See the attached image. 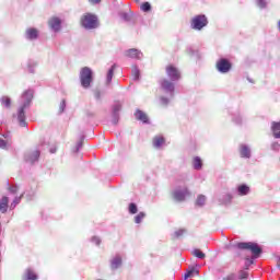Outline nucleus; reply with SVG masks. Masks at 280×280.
<instances>
[{"label":"nucleus","instance_id":"nucleus-1","mask_svg":"<svg viewBox=\"0 0 280 280\" xmlns=\"http://www.w3.org/2000/svg\"><path fill=\"white\" fill-rule=\"evenodd\" d=\"M80 23L85 30H95L100 25V22L97 21V15L93 13H85L84 15H82Z\"/></svg>","mask_w":280,"mask_h":280},{"label":"nucleus","instance_id":"nucleus-23","mask_svg":"<svg viewBox=\"0 0 280 280\" xmlns=\"http://www.w3.org/2000/svg\"><path fill=\"white\" fill-rule=\"evenodd\" d=\"M192 167L194 170H202V159H200V156L192 159Z\"/></svg>","mask_w":280,"mask_h":280},{"label":"nucleus","instance_id":"nucleus-41","mask_svg":"<svg viewBox=\"0 0 280 280\" xmlns=\"http://www.w3.org/2000/svg\"><path fill=\"white\" fill-rule=\"evenodd\" d=\"M278 30L280 32V20L278 21Z\"/></svg>","mask_w":280,"mask_h":280},{"label":"nucleus","instance_id":"nucleus-8","mask_svg":"<svg viewBox=\"0 0 280 280\" xmlns=\"http://www.w3.org/2000/svg\"><path fill=\"white\" fill-rule=\"evenodd\" d=\"M22 100L24 101V107L30 106V104H32V100H34V90L24 91L22 94Z\"/></svg>","mask_w":280,"mask_h":280},{"label":"nucleus","instance_id":"nucleus-15","mask_svg":"<svg viewBox=\"0 0 280 280\" xmlns=\"http://www.w3.org/2000/svg\"><path fill=\"white\" fill-rule=\"evenodd\" d=\"M126 56H127V58H136L137 60H139V58H141V51H139L135 48H131L126 51Z\"/></svg>","mask_w":280,"mask_h":280},{"label":"nucleus","instance_id":"nucleus-16","mask_svg":"<svg viewBox=\"0 0 280 280\" xmlns=\"http://www.w3.org/2000/svg\"><path fill=\"white\" fill-rule=\"evenodd\" d=\"M238 196H248L250 194V187L246 186V184H242L237 188Z\"/></svg>","mask_w":280,"mask_h":280},{"label":"nucleus","instance_id":"nucleus-6","mask_svg":"<svg viewBox=\"0 0 280 280\" xmlns=\"http://www.w3.org/2000/svg\"><path fill=\"white\" fill-rule=\"evenodd\" d=\"M189 195V190L187 188H184L183 190L180 189H175L172 192L173 200H176V202H184L185 198Z\"/></svg>","mask_w":280,"mask_h":280},{"label":"nucleus","instance_id":"nucleus-5","mask_svg":"<svg viewBox=\"0 0 280 280\" xmlns=\"http://www.w3.org/2000/svg\"><path fill=\"white\" fill-rule=\"evenodd\" d=\"M165 71L172 82L180 80V71L174 65L166 66Z\"/></svg>","mask_w":280,"mask_h":280},{"label":"nucleus","instance_id":"nucleus-36","mask_svg":"<svg viewBox=\"0 0 280 280\" xmlns=\"http://www.w3.org/2000/svg\"><path fill=\"white\" fill-rule=\"evenodd\" d=\"M113 110H114V115H117L119 110H121V105H115Z\"/></svg>","mask_w":280,"mask_h":280},{"label":"nucleus","instance_id":"nucleus-26","mask_svg":"<svg viewBox=\"0 0 280 280\" xmlns=\"http://www.w3.org/2000/svg\"><path fill=\"white\" fill-rule=\"evenodd\" d=\"M207 202V197L205 195H199L196 200L198 207H202Z\"/></svg>","mask_w":280,"mask_h":280},{"label":"nucleus","instance_id":"nucleus-42","mask_svg":"<svg viewBox=\"0 0 280 280\" xmlns=\"http://www.w3.org/2000/svg\"><path fill=\"white\" fill-rule=\"evenodd\" d=\"M168 279H171V280L174 279V276H171Z\"/></svg>","mask_w":280,"mask_h":280},{"label":"nucleus","instance_id":"nucleus-12","mask_svg":"<svg viewBox=\"0 0 280 280\" xmlns=\"http://www.w3.org/2000/svg\"><path fill=\"white\" fill-rule=\"evenodd\" d=\"M121 264H122L121 256L114 257L110 261L112 270H117V268H121Z\"/></svg>","mask_w":280,"mask_h":280},{"label":"nucleus","instance_id":"nucleus-38","mask_svg":"<svg viewBox=\"0 0 280 280\" xmlns=\"http://www.w3.org/2000/svg\"><path fill=\"white\" fill-rule=\"evenodd\" d=\"M80 148H82V142H79L75 148L73 149V152H78V150H80Z\"/></svg>","mask_w":280,"mask_h":280},{"label":"nucleus","instance_id":"nucleus-21","mask_svg":"<svg viewBox=\"0 0 280 280\" xmlns=\"http://www.w3.org/2000/svg\"><path fill=\"white\" fill-rule=\"evenodd\" d=\"M25 279L26 280H38V275H36V271H34L32 269H26Z\"/></svg>","mask_w":280,"mask_h":280},{"label":"nucleus","instance_id":"nucleus-14","mask_svg":"<svg viewBox=\"0 0 280 280\" xmlns=\"http://www.w3.org/2000/svg\"><path fill=\"white\" fill-rule=\"evenodd\" d=\"M26 38H28V40H36V38H38V30L36 28L26 30Z\"/></svg>","mask_w":280,"mask_h":280},{"label":"nucleus","instance_id":"nucleus-25","mask_svg":"<svg viewBox=\"0 0 280 280\" xmlns=\"http://www.w3.org/2000/svg\"><path fill=\"white\" fill-rule=\"evenodd\" d=\"M115 69H117V65L114 63L107 72V82H108V84H110V82H113V75H115Z\"/></svg>","mask_w":280,"mask_h":280},{"label":"nucleus","instance_id":"nucleus-27","mask_svg":"<svg viewBox=\"0 0 280 280\" xmlns=\"http://www.w3.org/2000/svg\"><path fill=\"white\" fill-rule=\"evenodd\" d=\"M238 279H241V280H244V279H252L250 278V273L248 272V270H241L240 272H238Z\"/></svg>","mask_w":280,"mask_h":280},{"label":"nucleus","instance_id":"nucleus-28","mask_svg":"<svg viewBox=\"0 0 280 280\" xmlns=\"http://www.w3.org/2000/svg\"><path fill=\"white\" fill-rule=\"evenodd\" d=\"M131 75H132L133 80H139L141 72L139 71V68H137V66L132 67Z\"/></svg>","mask_w":280,"mask_h":280},{"label":"nucleus","instance_id":"nucleus-24","mask_svg":"<svg viewBox=\"0 0 280 280\" xmlns=\"http://www.w3.org/2000/svg\"><path fill=\"white\" fill-rule=\"evenodd\" d=\"M1 105L4 106V108H10L12 106V100L10 96H2L0 98Z\"/></svg>","mask_w":280,"mask_h":280},{"label":"nucleus","instance_id":"nucleus-19","mask_svg":"<svg viewBox=\"0 0 280 280\" xmlns=\"http://www.w3.org/2000/svg\"><path fill=\"white\" fill-rule=\"evenodd\" d=\"M240 152L243 159H250V149H248V147L242 144Z\"/></svg>","mask_w":280,"mask_h":280},{"label":"nucleus","instance_id":"nucleus-32","mask_svg":"<svg viewBox=\"0 0 280 280\" xmlns=\"http://www.w3.org/2000/svg\"><path fill=\"white\" fill-rule=\"evenodd\" d=\"M186 234H187V230L185 229H179L174 233L175 237H183V235H186Z\"/></svg>","mask_w":280,"mask_h":280},{"label":"nucleus","instance_id":"nucleus-22","mask_svg":"<svg viewBox=\"0 0 280 280\" xmlns=\"http://www.w3.org/2000/svg\"><path fill=\"white\" fill-rule=\"evenodd\" d=\"M165 143V138L162 136H156L153 138V148H161Z\"/></svg>","mask_w":280,"mask_h":280},{"label":"nucleus","instance_id":"nucleus-17","mask_svg":"<svg viewBox=\"0 0 280 280\" xmlns=\"http://www.w3.org/2000/svg\"><path fill=\"white\" fill-rule=\"evenodd\" d=\"M40 158V151L36 150V151H33L32 153H30L27 155V161L30 163H36V161Z\"/></svg>","mask_w":280,"mask_h":280},{"label":"nucleus","instance_id":"nucleus-3","mask_svg":"<svg viewBox=\"0 0 280 280\" xmlns=\"http://www.w3.org/2000/svg\"><path fill=\"white\" fill-rule=\"evenodd\" d=\"M80 80L81 86H83V89H89L91 82H93V70L89 67L82 68L80 71Z\"/></svg>","mask_w":280,"mask_h":280},{"label":"nucleus","instance_id":"nucleus-13","mask_svg":"<svg viewBox=\"0 0 280 280\" xmlns=\"http://www.w3.org/2000/svg\"><path fill=\"white\" fill-rule=\"evenodd\" d=\"M200 275V271L196 268H192L190 270H188L185 275H184V279H196V277H198Z\"/></svg>","mask_w":280,"mask_h":280},{"label":"nucleus","instance_id":"nucleus-39","mask_svg":"<svg viewBox=\"0 0 280 280\" xmlns=\"http://www.w3.org/2000/svg\"><path fill=\"white\" fill-rule=\"evenodd\" d=\"M14 202V207H16V205H19V202H21V198H15Z\"/></svg>","mask_w":280,"mask_h":280},{"label":"nucleus","instance_id":"nucleus-37","mask_svg":"<svg viewBox=\"0 0 280 280\" xmlns=\"http://www.w3.org/2000/svg\"><path fill=\"white\" fill-rule=\"evenodd\" d=\"M0 148H2V149L8 148V142H5V140H3L1 138H0Z\"/></svg>","mask_w":280,"mask_h":280},{"label":"nucleus","instance_id":"nucleus-34","mask_svg":"<svg viewBox=\"0 0 280 280\" xmlns=\"http://www.w3.org/2000/svg\"><path fill=\"white\" fill-rule=\"evenodd\" d=\"M65 108H67V103L65 101H61L59 104V115H62V113H65Z\"/></svg>","mask_w":280,"mask_h":280},{"label":"nucleus","instance_id":"nucleus-4","mask_svg":"<svg viewBox=\"0 0 280 280\" xmlns=\"http://www.w3.org/2000/svg\"><path fill=\"white\" fill-rule=\"evenodd\" d=\"M208 23L209 21L206 15H196L191 20V27L192 30H202V27H207Z\"/></svg>","mask_w":280,"mask_h":280},{"label":"nucleus","instance_id":"nucleus-43","mask_svg":"<svg viewBox=\"0 0 280 280\" xmlns=\"http://www.w3.org/2000/svg\"><path fill=\"white\" fill-rule=\"evenodd\" d=\"M278 267L280 268V259H279V262H278Z\"/></svg>","mask_w":280,"mask_h":280},{"label":"nucleus","instance_id":"nucleus-33","mask_svg":"<svg viewBox=\"0 0 280 280\" xmlns=\"http://www.w3.org/2000/svg\"><path fill=\"white\" fill-rule=\"evenodd\" d=\"M138 208H137V203H130L129 205V213H131V215H135V213H137Z\"/></svg>","mask_w":280,"mask_h":280},{"label":"nucleus","instance_id":"nucleus-35","mask_svg":"<svg viewBox=\"0 0 280 280\" xmlns=\"http://www.w3.org/2000/svg\"><path fill=\"white\" fill-rule=\"evenodd\" d=\"M92 242L95 243L96 246H100V244H102V241L97 236L92 237Z\"/></svg>","mask_w":280,"mask_h":280},{"label":"nucleus","instance_id":"nucleus-7","mask_svg":"<svg viewBox=\"0 0 280 280\" xmlns=\"http://www.w3.org/2000/svg\"><path fill=\"white\" fill-rule=\"evenodd\" d=\"M231 61H229L228 59H220L217 62V69L218 71H220V73H229L231 71Z\"/></svg>","mask_w":280,"mask_h":280},{"label":"nucleus","instance_id":"nucleus-10","mask_svg":"<svg viewBox=\"0 0 280 280\" xmlns=\"http://www.w3.org/2000/svg\"><path fill=\"white\" fill-rule=\"evenodd\" d=\"M161 89L166 91V93H174V83L167 79L161 81Z\"/></svg>","mask_w":280,"mask_h":280},{"label":"nucleus","instance_id":"nucleus-31","mask_svg":"<svg viewBox=\"0 0 280 280\" xmlns=\"http://www.w3.org/2000/svg\"><path fill=\"white\" fill-rule=\"evenodd\" d=\"M142 12H150L152 10V5H150V2H143L141 4Z\"/></svg>","mask_w":280,"mask_h":280},{"label":"nucleus","instance_id":"nucleus-30","mask_svg":"<svg viewBox=\"0 0 280 280\" xmlns=\"http://www.w3.org/2000/svg\"><path fill=\"white\" fill-rule=\"evenodd\" d=\"M143 218H145L144 212H140L135 217L136 224H141L143 222Z\"/></svg>","mask_w":280,"mask_h":280},{"label":"nucleus","instance_id":"nucleus-2","mask_svg":"<svg viewBox=\"0 0 280 280\" xmlns=\"http://www.w3.org/2000/svg\"><path fill=\"white\" fill-rule=\"evenodd\" d=\"M236 248H238V250H249V253H252L254 255V257H258L259 255H261V247H259V245L257 243H253V242H241V243H236Z\"/></svg>","mask_w":280,"mask_h":280},{"label":"nucleus","instance_id":"nucleus-9","mask_svg":"<svg viewBox=\"0 0 280 280\" xmlns=\"http://www.w3.org/2000/svg\"><path fill=\"white\" fill-rule=\"evenodd\" d=\"M48 25L50 30L58 32L60 30V25H62V21L59 18L54 16L48 21Z\"/></svg>","mask_w":280,"mask_h":280},{"label":"nucleus","instance_id":"nucleus-18","mask_svg":"<svg viewBox=\"0 0 280 280\" xmlns=\"http://www.w3.org/2000/svg\"><path fill=\"white\" fill-rule=\"evenodd\" d=\"M25 105H22V107L19 110L18 119L21 126H25Z\"/></svg>","mask_w":280,"mask_h":280},{"label":"nucleus","instance_id":"nucleus-29","mask_svg":"<svg viewBox=\"0 0 280 280\" xmlns=\"http://www.w3.org/2000/svg\"><path fill=\"white\" fill-rule=\"evenodd\" d=\"M192 255L195 257H197L198 259H205L207 257V255L205 253H202V250H200V249H195L192 252Z\"/></svg>","mask_w":280,"mask_h":280},{"label":"nucleus","instance_id":"nucleus-20","mask_svg":"<svg viewBox=\"0 0 280 280\" xmlns=\"http://www.w3.org/2000/svg\"><path fill=\"white\" fill-rule=\"evenodd\" d=\"M10 202V199L8 197H2L0 200V211L1 213H5L8 211V203Z\"/></svg>","mask_w":280,"mask_h":280},{"label":"nucleus","instance_id":"nucleus-11","mask_svg":"<svg viewBox=\"0 0 280 280\" xmlns=\"http://www.w3.org/2000/svg\"><path fill=\"white\" fill-rule=\"evenodd\" d=\"M135 117L136 119H138V121H142V124H148V114H145L143 110L137 109L135 113Z\"/></svg>","mask_w":280,"mask_h":280},{"label":"nucleus","instance_id":"nucleus-40","mask_svg":"<svg viewBox=\"0 0 280 280\" xmlns=\"http://www.w3.org/2000/svg\"><path fill=\"white\" fill-rule=\"evenodd\" d=\"M102 0H90V3H101Z\"/></svg>","mask_w":280,"mask_h":280}]
</instances>
